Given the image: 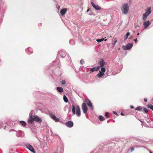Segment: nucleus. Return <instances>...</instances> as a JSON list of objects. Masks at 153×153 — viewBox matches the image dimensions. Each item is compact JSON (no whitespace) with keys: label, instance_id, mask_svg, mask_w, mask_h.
<instances>
[{"label":"nucleus","instance_id":"nucleus-1","mask_svg":"<svg viewBox=\"0 0 153 153\" xmlns=\"http://www.w3.org/2000/svg\"><path fill=\"white\" fill-rule=\"evenodd\" d=\"M72 112L73 114H76L77 117H79L81 115V112L79 106L77 105L75 108L74 106L72 105Z\"/></svg>","mask_w":153,"mask_h":153},{"label":"nucleus","instance_id":"nucleus-2","mask_svg":"<svg viewBox=\"0 0 153 153\" xmlns=\"http://www.w3.org/2000/svg\"><path fill=\"white\" fill-rule=\"evenodd\" d=\"M129 6L127 3H124L122 6L121 10L123 14L126 15L128 13Z\"/></svg>","mask_w":153,"mask_h":153},{"label":"nucleus","instance_id":"nucleus-3","mask_svg":"<svg viewBox=\"0 0 153 153\" xmlns=\"http://www.w3.org/2000/svg\"><path fill=\"white\" fill-rule=\"evenodd\" d=\"M34 121L40 123L42 122V120L41 118L37 115H34L33 116V117L32 120L30 119L29 121V123H28L32 124Z\"/></svg>","mask_w":153,"mask_h":153},{"label":"nucleus","instance_id":"nucleus-4","mask_svg":"<svg viewBox=\"0 0 153 153\" xmlns=\"http://www.w3.org/2000/svg\"><path fill=\"white\" fill-rule=\"evenodd\" d=\"M133 45L132 43H128L126 45H123L122 46V48L124 50H128L132 48Z\"/></svg>","mask_w":153,"mask_h":153},{"label":"nucleus","instance_id":"nucleus-5","mask_svg":"<svg viewBox=\"0 0 153 153\" xmlns=\"http://www.w3.org/2000/svg\"><path fill=\"white\" fill-rule=\"evenodd\" d=\"M82 108L83 112L85 114H86L87 111V108L86 104L85 102L83 103L82 105Z\"/></svg>","mask_w":153,"mask_h":153},{"label":"nucleus","instance_id":"nucleus-6","mask_svg":"<svg viewBox=\"0 0 153 153\" xmlns=\"http://www.w3.org/2000/svg\"><path fill=\"white\" fill-rule=\"evenodd\" d=\"M25 145L27 148L30 151L33 153L35 152V151L33 147L30 144L27 143Z\"/></svg>","mask_w":153,"mask_h":153},{"label":"nucleus","instance_id":"nucleus-7","mask_svg":"<svg viewBox=\"0 0 153 153\" xmlns=\"http://www.w3.org/2000/svg\"><path fill=\"white\" fill-rule=\"evenodd\" d=\"M58 56H60L61 57L63 58L66 56V53L65 51H61L59 52Z\"/></svg>","mask_w":153,"mask_h":153},{"label":"nucleus","instance_id":"nucleus-8","mask_svg":"<svg viewBox=\"0 0 153 153\" xmlns=\"http://www.w3.org/2000/svg\"><path fill=\"white\" fill-rule=\"evenodd\" d=\"M85 102H86V104L89 107H91V109L92 110H93L94 108L93 107H92V104L90 100L89 99H88L85 101Z\"/></svg>","mask_w":153,"mask_h":153},{"label":"nucleus","instance_id":"nucleus-9","mask_svg":"<svg viewBox=\"0 0 153 153\" xmlns=\"http://www.w3.org/2000/svg\"><path fill=\"white\" fill-rule=\"evenodd\" d=\"M16 136L18 137H23L24 136V133L21 131H18L16 132Z\"/></svg>","mask_w":153,"mask_h":153},{"label":"nucleus","instance_id":"nucleus-10","mask_svg":"<svg viewBox=\"0 0 153 153\" xmlns=\"http://www.w3.org/2000/svg\"><path fill=\"white\" fill-rule=\"evenodd\" d=\"M73 123L71 121H68L65 123L66 126L69 128H71L73 126Z\"/></svg>","mask_w":153,"mask_h":153},{"label":"nucleus","instance_id":"nucleus-11","mask_svg":"<svg viewBox=\"0 0 153 153\" xmlns=\"http://www.w3.org/2000/svg\"><path fill=\"white\" fill-rule=\"evenodd\" d=\"M91 4L93 7L96 10H98L101 9V7L98 5H96L93 2H91Z\"/></svg>","mask_w":153,"mask_h":153},{"label":"nucleus","instance_id":"nucleus-12","mask_svg":"<svg viewBox=\"0 0 153 153\" xmlns=\"http://www.w3.org/2000/svg\"><path fill=\"white\" fill-rule=\"evenodd\" d=\"M151 24V23L149 21L144 22L143 25L144 26V28H147Z\"/></svg>","mask_w":153,"mask_h":153},{"label":"nucleus","instance_id":"nucleus-13","mask_svg":"<svg viewBox=\"0 0 153 153\" xmlns=\"http://www.w3.org/2000/svg\"><path fill=\"white\" fill-rule=\"evenodd\" d=\"M49 114L50 115L51 117L53 120H55L56 122H58L59 120V118H56V117L51 113H50Z\"/></svg>","mask_w":153,"mask_h":153},{"label":"nucleus","instance_id":"nucleus-14","mask_svg":"<svg viewBox=\"0 0 153 153\" xmlns=\"http://www.w3.org/2000/svg\"><path fill=\"white\" fill-rule=\"evenodd\" d=\"M33 111L32 110L29 114V119L27 120V123H29V121L31 119V120H32V119L33 118Z\"/></svg>","mask_w":153,"mask_h":153},{"label":"nucleus","instance_id":"nucleus-15","mask_svg":"<svg viewBox=\"0 0 153 153\" xmlns=\"http://www.w3.org/2000/svg\"><path fill=\"white\" fill-rule=\"evenodd\" d=\"M67 11V9L66 8H65L62 9L60 12L61 16H63L66 13Z\"/></svg>","mask_w":153,"mask_h":153},{"label":"nucleus","instance_id":"nucleus-16","mask_svg":"<svg viewBox=\"0 0 153 153\" xmlns=\"http://www.w3.org/2000/svg\"><path fill=\"white\" fill-rule=\"evenodd\" d=\"M99 63L100 65V67H102L105 64V62L104 60L103 59H101L99 62Z\"/></svg>","mask_w":153,"mask_h":153},{"label":"nucleus","instance_id":"nucleus-17","mask_svg":"<svg viewBox=\"0 0 153 153\" xmlns=\"http://www.w3.org/2000/svg\"><path fill=\"white\" fill-rule=\"evenodd\" d=\"M105 75L104 73L101 72V71H99V73L97 75V77L98 78H100Z\"/></svg>","mask_w":153,"mask_h":153},{"label":"nucleus","instance_id":"nucleus-18","mask_svg":"<svg viewBox=\"0 0 153 153\" xmlns=\"http://www.w3.org/2000/svg\"><path fill=\"white\" fill-rule=\"evenodd\" d=\"M151 11L150 9H148L145 12V13L143 14L146 15L147 16H149L150 14L151 13Z\"/></svg>","mask_w":153,"mask_h":153},{"label":"nucleus","instance_id":"nucleus-19","mask_svg":"<svg viewBox=\"0 0 153 153\" xmlns=\"http://www.w3.org/2000/svg\"><path fill=\"white\" fill-rule=\"evenodd\" d=\"M117 41V38L113 39H112V41L113 42L112 43V45L113 46H114L115 45L116 42Z\"/></svg>","mask_w":153,"mask_h":153},{"label":"nucleus","instance_id":"nucleus-20","mask_svg":"<svg viewBox=\"0 0 153 153\" xmlns=\"http://www.w3.org/2000/svg\"><path fill=\"white\" fill-rule=\"evenodd\" d=\"M57 90L59 92H62L63 91V89L60 87H58L56 88Z\"/></svg>","mask_w":153,"mask_h":153},{"label":"nucleus","instance_id":"nucleus-21","mask_svg":"<svg viewBox=\"0 0 153 153\" xmlns=\"http://www.w3.org/2000/svg\"><path fill=\"white\" fill-rule=\"evenodd\" d=\"M20 123L21 125L24 127H25L26 126V123L24 121H20Z\"/></svg>","mask_w":153,"mask_h":153},{"label":"nucleus","instance_id":"nucleus-22","mask_svg":"<svg viewBox=\"0 0 153 153\" xmlns=\"http://www.w3.org/2000/svg\"><path fill=\"white\" fill-rule=\"evenodd\" d=\"M143 108L141 106H139L135 108V110L136 111H142Z\"/></svg>","mask_w":153,"mask_h":153},{"label":"nucleus","instance_id":"nucleus-23","mask_svg":"<svg viewBox=\"0 0 153 153\" xmlns=\"http://www.w3.org/2000/svg\"><path fill=\"white\" fill-rule=\"evenodd\" d=\"M59 59H57L55 61H54L53 64H54L55 65H59Z\"/></svg>","mask_w":153,"mask_h":153},{"label":"nucleus","instance_id":"nucleus-24","mask_svg":"<svg viewBox=\"0 0 153 153\" xmlns=\"http://www.w3.org/2000/svg\"><path fill=\"white\" fill-rule=\"evenodd\" d=\"M147 108L153 110V105L152 104H149L147 105Z\"/></svg>","mask_w":153,"mask_h":153},{"label":"nucleus","instance_id":"nucleus-25","mask_svg":"<svg viewBox=\"0 0 153 153\" xmlns=\"http://www.w3.org/2000/svg\"><path fill=\"white\" fill-rule=\"evenodd\" d=\"M97 71L96 70V67H94L91 68L90 71V73H92L94 71Z\"/></svg>","mask_w":153,"mask_h":153},{"label":"nucleus","instance_id":"nucleus-26","mask_svg":"<svg viewBox=\"0 0 153 153\" xmlns=\"http://www.w3.org/2000/svg\"><path fill=\"white\" fill-rule=\"evenodd\" d=\"M130 34V33L128 32L126 33V35L124 36V39L125 40L127 39L128 38V36Z\"/></svg>","mask_w":153,"mask_h":153},{"label":"nucleus","instance_id":"nucleus-27","mask_svg":"<svg viewBox=\"0 0 153 153\" xmlns=\"http://www.w3.org/2000/svg\"><path fill=\"white\" fill-rule=\"evenodd\" d=\"M99 119L101 121H103L105 120V118L102 116L101 115H100L99 116Z\"/></svg>","mask_w":153,"mask_h":153},{"label":"nucleus","instance_id":"nucleus-28","mask_svg":"<svg viewBox=\"0 0 153 153\" xmlns=\"http://www.w3.org/2000/svg\"><path fill=\"white\" fill-rule=\"evenodd\" d=\"M63 99H64V101L65 102L67 103L68 102V99L67 98V97H66V96L65 95H64L63 96Z\"/></svg>","mask_w":153,"mask_h":153},{"label":"nucleus","instance_id":"nucleus-29","mask_svg":"<svg viewBox=\"0 0 153 153\" xmlns=\"http://www.w3.org/2000/svg\"><path fill=\"white\" fill-rule=\"evenodd\" d=\"M69 43L71 45H73L75 44V42L73 39H70Z\"/></svg>","mask_w":153,"mask_h":153},{"label":"nucleus","instance_id":"nucleus-30","mask_svg":"<svg viewBox=\"0 0 153 153\" xmlns=\"http://www.w3.org/2000/svg\"><path fill=\"white\" fill-rule=\"evenodd\" d=\"M104 40V38H102L101 39H97L96 40V41L98 42H101L102 41H103Z\"/></svg>","mask_w":153,"mask_h":153},{"label":"nucleus","instance_id":"nucleus-31","mask_svg":"<svg viewBox=\"0 0 153 153\" xmlns=\"http://www.w3.org/2000/svg\"><path fill=\"white\" fill-rule=\"evenodd\" d=\"M101 72L102 73H104L105 71V68H102L101 69Z\"/></svg>","mask_w":153,"mask_h":153},{"label":"nucleus","instance_id":"nucleus-32","mask_svg":"<svg viewBox=\"0 0 153 153\" xmlns=\"http://www.w3.org/2000/svg\"><path fill=\"white\" fill-rule=\"evenodd\" d=\"M147 16L145 15L144 14H143V21H145L146 19Z\"/></svg>","mask_w":153,"mask_h":153},{"label":"nucleus","instance_id":"nucleus-33","mask_svg":"<svg viewBox=\"0 0 153 153\" xmlns=\"http://www.w3.org/2000/svg\"><path fill=\"white\" fill-rule=\"evenodd\" d=\"M27 50H28V51L30 53H32L33 52L31 48L30 47H28L27 48Z\"/></svg>","mask_w":153,"mask_h":153},{"label":"nucleus","instance_id":"nucleus-34","mask_svg":"<svg viewBox=\"0 0 153 153\" xmlns=\"http://www.w3.org/2000/svg\"><path fill=\"white\" fill-rule=\"evenodd\" d=\"M143 110L146 113H147L148 112V110L146 108H144Z\"/></svg>","mask_w":153,"mask_h":153},{"label":"nucleus","instance_id":"nucleus-35","mask_svg":"<svg viewBox=\"0 0 153 153\" xmlns=\"http://www.w3.org/2000/svg\"><path fill=\"white\" fill-rule=\"evenodd\" d=\"M80 63L82 65L84 64V59H81L80 61Z\"/></svg>","mask_w":153,"mask_h":153},{"label":"nucleus","instance_id":"nucleus-36","mask_svg":"<svg viewBox=\"0 0 153 153\" xmlns=\"http://www.w3.org/2000/svg\"><path fill=\"white\" fill-rule=\"evenodd\" d=\"M108 114H109V113H108V112H106L105 113V116L107 118H108Z\"/></svg>","mask_w":153,"mask_h":153},{"label":"nucleus","instance_id":"nucleus-37","mask_svg":"<svg viewBox=\"0 0 153 153\" xmlns=\"http://www.w3.org/2000/svg\"><path fill=\"white\" fill-rule=\"evenodd\" d=\"M61 83L62 85H65V80H62L61 82Z\"/></svg>","mask_w":153,"mask_h":153},{"label":"nucleus","instance_id":"nucleus-38","mask_svg":"<svg viewBox=\"0 0 153 153\" xmlns=\"http://www.w3.org/2000/svg\"><path fill=\"white\" fill-rule=\"evenodd\" d=\"M134 150V147H132L131 149V152H132Z\"/></svg>","mask_w":153,"mask_h":153},{"label":"nucleus","instance_id":"nucleus-39","mask_svg":"<svg viewBox=\"0 0 153 153\" xmlns=\"http://www.w3.org/2000/svg\"><path fill=\"white\" fill-rule=\"evenodd\" d=\"M96 70L97 71H98L100 68V67L99 66H97V67H96Z\"/></svg>","mask_w":153,"mask_h":153},{"label":"nucleus","instance_id":"nucleus-40","mask_svg":"<svg viewBox=\"0 0 153 153\" xmlns=\"http://www.w3.org/2000/svg\"><path fill=\"white\" fill-rule=\"evenodd\" d=\"M139 27V25H135V27L137 28Z\"/></svg>","mask_w":153,"mask_h":153},{"label":"nucleus","instance_id":"nucleus-41","mask_svg":"<svg viewBox=\"0 0 153 153\" xmlns=\"http://www.w3.org/2000/svg\"><path fill=\"white\" fill-rule=\"evenodd\" d=\"M133 40H134V41L135 42H137V39H134Z\"/></svg>","mask_w":153,"mask_h":153},{"label":"nucleus","instance_id":"nucleus-42","mask_svg":"<svg viewBox=\"0 0 153 153\" xmlns=\"http://www.w3.org/2000/svg\"><path fill=\"white\" fill-rule=\"evenodd\" d=\"M144 101L146 102H147V100L146 98H144Z\"/></svg>","mask_w":153,"mask_h":153},{"label":"nucleus","instance_id":"nucleus-43","mask_svg":"<svg viewBox=\"0 0 153 153\" xmlns=\"http://www.w3.org/2000/svg\"><path fill=\"white\" fill-rule=\"evenodd\" d=\"M130 108H131V109H133V108H134V107L133 106V105H131V106H130Z\"/></svg>","mask_w":153,"mask_h":153},{"label":"nucleus","instance_id":"nucleus-44","mask_svg":"<svg viewBox=\"0 0 153 153\" xmlns=\"http://www.w3.org/2000/svg\"><path fill=\"white\" fill-rule=\"evenodd\" d=\"M113 113H114L115 114H117V112H115V111H113Z\"/></svg>","mask_w":153,"mask_h":153},{"label":"nucleus","instance_id":"nucleus-45","mask_svg":"<svg viewBox=\"0 0 153 153\" xmlns=\"http://www.w3.org/2000/svg\"><path fill=\"white\" fill-rule=\"evenodd\" d=\"M121 115H122V116L124 115V114L122 113H121Z\"/></svg>","mask_w":153,"mask_h":153},{"label":"nucleus","instance_id":"nucleus-46","mask_svg":"<svg viewBox=\"0 0 153 153\" xmlns=\"http://www.w3.org/2000/svg\"><path fill=\"white\" fill-rule=\"evenodd\" d=\"M139 120L140 121V122L142 123H143V122L142 121H141L140 120Z\"/></svg>","mask_w":153,"mask_h":153},{"label":"nucleus","instance_id":"nucleus-47","mask_svg":"<svg viewBox=\"0 0 153 153\" xmlns=\"http://www.w3.org/2000/svg\"><path fill=\"white\" fill-rule=\"evenodd\" d=\"M0 125L1 126V123H0ZM1 128V127H0V128Z\"/></svg>","mask_w":153,"mask_h":153},{"label":"nucleus","instance_id":"nucleus-48","mask_svg":"<svg viewBox=\"0 0 153 153\" xmlns=\"http://www.w3.org/2000/svg\"><path fill=\"white\" fill-rule=\"evenodd\" d=\"M152 101L153 102V98H152Z\"/></svg>","mask_w":153,"mask_h":153},{"label":"nucleus","instance_id":"nucleus-49","mask_svg":"<svg viewBox=\"0 0 153 153\" xmlns=\"http://www.w3.org/2000/svg\"><path fill=\"white\" fill-rule=\"evenodd\" d=\"M58 8H60V7L59 6H58Z\"/></svg>","mask_w":153,"mask_h":153},{"label":"nucleus","instance_id":"nucleus-50","mask_svg":"<svg viewBox=\"0 0 153 153\" xmlns=\"http://www.w3.org/2000/svg\"><path fill=\"white\" fill-rule=\"evenodd\" d=\"M88 10H87V12H88Z\"/></svg>","mask_w":153,"mask_h":153},{"label":"nucleus","instance_id":"nucleus-51","mask_svg":"<svg viewBox=\"0 0 153 153\" xmlns=\"http://www.w3.org/2000/svg\"><path fill=\"white\" fill-rule=\"evenodd\" d=\"M150 153H152L151 152H150Z\"/></svg>","mask_w":153,"mask_h":153},{"label":"nucleus","instance_id":"nucleus-52","mask_svg":"<svg viewBox=\"0 0 153 153\" xmlns=\"http://www.w3.org/2000/svg\"><path fill=\"white\" fill-rule=\"evenodd\" d=\"M106 40H107V39H105V41H106Z\"/></svg>","mask_w":153,"mask_h":153}]
</instances>
